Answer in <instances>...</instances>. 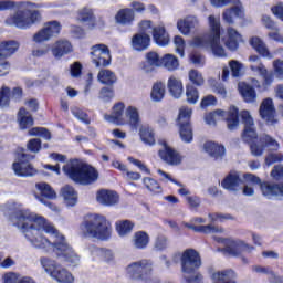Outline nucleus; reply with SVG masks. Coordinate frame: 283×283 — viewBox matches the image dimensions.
<instances>
[{"label": "nucleus", "instance_id": "2f4dec72", "mask_svg": "<svg viewBox=\"0 0 283 283\" xmlns=\"http://www.w3.org/2000/svg\"><path fill=\"white\" fill-rule=\"evenodd\" d=\"M153 39L155 43L161 48L169 45V33H167L164 25H158L153 29Z\"/></svg>", "mask_w": 283, "mask_h": 283}, {"label": "nucleus", "instance_id": "0e129e2a", "mask_svg": "<svg viewBox=\"0 0 283 283\" xmlns=\"http://www.w3.org/2000/svg\"><path fill=\"white\" fill-rule=\"evenodd\" d=\"M190 61L193 65H197V67H202L205 65V56L198 52L191 53Z\"/></svg>", "mask_w": 283, "mask_h": 283}, {"label": "nucleus", "instance_id": "4be33fe9", "mask_svg": "<svg viewBox=\"0 0 283 283\" xmlns=\"http://www.w3.org/2000/svg\"><path fill=\"white\" fill-rule=\"evenodd\" d=\"M51 52L54 59H63L66 54L74 52V46L67 40H57L52 44Z\"/></svg>", "mask_w": 283, "mask_h": 283}, {"label": "nucleus", "instance_id": "49530a36", "mask_svg": "<svg viewBox=\"0 0 283 283\" xmlns=\"http://www.w3.org/2000/svg\"><path fill=\"white\" fill-rule=\"evenodd\" d=\"M43 29L51 39H54V36H59V34H61V22L56 20L49 21L44 23Z\"/></svg>", "mask_w": 283, "mask_h": 283}, {"label": "nucleus", "instance_id": "a18cd8bd", "mask_svg": "<svg viewBox=\"0 0 283 283\" xmlns=\"http://www.w3.org/2000/svg\"><path fill=\"white\" fill-rule=\"evenodd\" d=\"M165 83L163 82H157L153 85V90L150 93L151 101L155 103H160L163 98H165Z\"/></svg>", "mask_w": 283, "mask_h": 283}, {"label": "nucleus", "instance_id": "37998d69", "mask_svg": "<svg viewBox=\"0 0 283 283\" xmlns=\"http://www.w3.org/2000/svg\"><path fill=\"white\" fill-rule=\"evenodd\" d=\"M88 249L92 255H97L101 260H104V262H112L114 260V252H112V250L96 248L94 245H91Z\"/></svg>", "mask_w": 283, "mask_h": 283}, {"label": "nucleus", "instance_id": "7c9ffc66", "mask_svg": "<svg viewBox=\"0 0 283 283\" xmlns=\"http://www.w3.org/2000/svg\"><path fill=\"white\" fill-rule=\"evenodd\" d=\"M250 45L253 50L262 57L272 60L273 54L269 51L265 43L258 36H253L250 39Z\"/></svg>", "mask_w": 283, "mask_h": 283}, {"label": "nucleus", "instance_id": "393cba45", "mask_svg": "<svg viewBox=\"0 0 283 283\" xmlns=\"http://www.w3.org/2000/svg\"><path fill=\"white\" fill-rule=\"evenodd\" d=\"M241 39L242 36L240 33H238V31L232 27H229L227 29V35L222 38V41L228 50L235 52V50H238V43H240Z\"/></svg>", "mask_w": 283, "mask_h": 283}, {"label": "nucleus", "instance_id": "bb28decb", "mask_svg": "<svg viewBox=\"0 0 283 283\" xmlns=\"http://www.w3.org/2000/svg\"><path fill=\"white\" fill-rule=\"evenodd\" d=\"M19 48H21V44L17 40L0 42V57L10 59V56L19 52Z\"/></svg>", "mask_w": 283, "mask_h": 283}, {"label": "nucleus", "instance_id": "bf43d9fd", "mask_svg": "<svg viewBox=\"0 0 283 283\" xmlns=\"http://www.w3.org/2000/svg\"><path fill=\"white\" fill-rule=\"evenodd\" d=\"M27 149L32 154H39L41 151V139H31L27 144Z\"/></svg>", "mask_w": 283, "mask_h": 283}, {"label": "nucleus", "instance_id": "6e6552de", "mask_svg": "<svg viewBox=\"0 0 283 283\" xmlns=\"http://www.w3.org/2000/svg\"><path fill=\"white\" fill-rule=\"evenodd\" d=\"M154 273V263L147 259L127 265L126 274L134 282H149Z\"/></svg>", "mask_w": 283, "mask_h": 283}, {"label": "nucleus", "instance_id": "c85d7f7f", "mask_svg": "<svg viewBox=\"0 0 283 283\" xmlns=\"http://www.w3.org/2000/svg\"><path fill=\"white\" fill-rule=\"evenodd\" d=\"M154 67H163V59L155 51H150L146 53V64L142 70L149 74V72H154Z\"/></svg>", "mask_w": 283, "mask_h": 283}, {"label": "nucleus", "instance_id": "c9c22d12", "mask_svg": "<svg viewBox=\"0 0 283 283\" xmlns=\"http://www.w3.org/2000/svg\"><path fill=\"white\" fill-rule=\"evenodd\" d=\"M125 114L130 129H138V125H140V114L138 113V108L128 106Z\"/></svg>", "mask_w": 283, "mask_h": 283}, {"label": "nucleus", "instance_id": "aec40b11", "mask_svg": "<svg viewBox=\"0 0 283 283\" xmlns=\"http://www.w3.org/2000/svg\"><path fill=\"white\" fill-rule=\"evenodd\" d=\"M232 8L226 9L222 12V19L229 25H233V17H238L239 19H244V7L240 0H234L232 2Z\"/></svg>", "mask_w": 283, "mask_h": 283}, {"label": "nucleus", "instance_id": "5701e85b", "mask_svg": "<svg viewBox=\"0 0 283 283\" xmlns=\"http://www.w3.org/2000/svg\"><path fill=\"white\" fill-rule=\"evenodd\" d=\"M199 23L200 22L198 21V18H196V15H188L177 21V29L185 36H189V34H191V31L198 28Z\"/></svg>", "mask_w": 283, "mask_h": 283}, {"label": "nucleus", "instance_id": "b1692460", "mask_svg": "<svg viewBox=\"0 0 283 283\" xmlns=\"http://www.w3.org/2000/svg\"><path fill=\"white\" fill-rule=\"evenodd\" d=\"M151 44V38L148 33H136L133 35L130 45L135 52H145V50L149 49Z\"/></svg>", "mask_w": 283, "mask_h": 283}, {"label": "nucleus", "instance_id": "412c9836", "mask_svg": "<svg viewBox=\"0 0 283 283\" xmlns=\"http://www.w3.org/2000/svg\"><path fill=\"white\" fill-rule=\"evenodd\" d=\"M118 193L113 190H98L96 193V201L98 205H102V207H115V205H118Z\"/></svg>", "mask_w": 283, "mask_h": 283}, {"label": "nucleus", "instance_id": "6ab92c4d", "mask_svg": "<svg viewBox=\"0 0 283 283\" xmlns=\"http://www.w3.org/2000/svg\"><path fill=\"white\" fill-rule=\"evenodd\" d=\"M159 145H161V149H159V158L166 163V165H180L182 163V157L176 149L171 148L169 145H167V142L159 140Z\"/></svg>", "mask_w": 283, "mask_h": 283}, {"label": "nucleus", "instance_id": "0eeeda50", "mask_svg": "<svg viewBox=\"0 0 283 283\" xmlns=\"http://www.w3.org/2000/svg\"><path fill=\"white\" fill-rule=\"evenodd\" d=\"M40 264L43 271H45L48 275L52 277V280H55V282L74 283V275H72L67 269L63 268L61 264H57L56 261L48 256H41Z\"/></svg>", "mask_w": 283, "mask_h": 283}, {"label": "nucleus", "instance_id": "58836bf2", "mask_svg": "<svg viewBox=\"0 0 283 283\" xmlns=\"http://www.w3.org/2000/svg\"><path fill=\"white\" fill-rule=\"evenodd\" d=\"M149 234L145 231H137L133 237V244L135 249H147L149 245Z\"/></svg>", "mask_w": 283, "mask_h": 283}, {"label": "nucleus", "instance_id": "774afa93", "mask_svg": "<svg viewBox=\"0 0 283 283\" xmlns=\"http://www.w3.org/2000/svg\"><path fill=\"white\" fill-rule=\"evenodd\" d=\"M273 67H274V72H275L276 76L283 78V61L280 59H276L273 62Z\"/></svg>", "mask_w": 283, "mask_h": 283}, {"label": "nucleus", "instance_id": "f03ea898", "mask_svg": "<svg viewBox=\"0 0 283 283\" xmlns=\"http://www.w3.org/2000/svg\"><path fill=\"white\" fill-rule=\"evenodd\" d=\"M14 8H18V10L4 20L6 25H11L19 30H30L42 19L41 11L39 10V8H42L41 4L30 1L0 0V12L14 10Z\"/></svg>", "mask_w": 283, "mask_h": 283}, {"label": "nucleus", "instance_id": "9b49d317", "mask_svg": "<svg viewBox=\"0 0 283 283\" xmlns=\"http://www.w3.org/2000/svg\"><path fill=\"white\" fill-rule=\"evenodd\" d=\"M34 156L20 153L18 155L17 161L13 163L12 169L19 178H32L39 174V170L34 168L32 164L28 160H33Z\"/></svg>", "mask_w": 283, "mask_h": 283}, {"label": "nucleus", "instance_id": "f704fd0d", "mask_svg": "<svg viewBox=\"0 0 283 283\" xmlns=\"http://www.w3.org/2000/svg\"><path fill=\"white\" fill-rule=\"evenodd\" d=\"M136 14L135 12L129 9H120L117 14L115 15L116 23H120V25H132L134 23Z\"/></svg>", "mask_w": 283, "mask_h": 283}, {"label": "nucleus", "instance_id": "e2e57ef3", "mask_svg": "<svg viewBox=\"0 0 283 283\" xmlns=\"http://www.w3.org/2000/svg\"><path fill=\"white\" fill-rule=\"evenodd\" d=\"M99 98L105 103L112 101L114 98V88L103 87L99 92Z\"/></svg>", "mask_w": 283, "mask_h": 283}, {"label": "nucleus", "instance_id": "8fccbe9b", "mask_svg": "<svg viewBox=\"0 0 283 283\" xmlns=\"http://www.w3.org/2000/svg\"><path fill=\"white\" fill-rule=\"evenodd\" d=\"M188 78L192 85H197L198 87L205 85V77L202 76V73H200L198 70H190L188 72Z\"/></svg>", "mask_w": 283, "mask_h": 283}, {"label": "nucleus", "instance_id": "423d86ee", "mask_svg": "<svg viewBox=\"0 0 283 283\" xmlns=\"http://www.w3.org/2000/svg\"><path fill=\"white\" fill-rule=\"evenodd\" d=\"M63 171L77 185H93L98 180V170L92 166L83 165L78 160H71L64 165Z\"/></svg>", "mask_w": 283, "mask_h": 283}, {"label": "nucleus", "instance_id": "6e6d98bb", "mask_svg": "<svg viewBox=\"0 0 283 283\" xmlns=\"http://www.w3.org/2000/svg\"><path fill=\"white\" fill-rule=\"evenodd\" d=\"M10 105V87L2 86L0 91V107Z\"/></svg>", "mask_w": 283, "mask_h": 283}, {"label": "nucleus", "instance_id": "13d9d810", "mask_svg": "<svg viewBox=\"0 0 283 283\" xmlns=\"http://www.w3.org/2000/svg\"><path fill=\"white\" fill-rule=\"evenodd\" d=\"M72 114L77 118V120H81L85 125H90V117L87 116V113L83 112L81 108H73Z\"/></svg>", "mask_w": 283, "mask_h": 283}, {"label": "nucleus", "instance_id": "052dcab7", "mask_svg": "<svg viewBox=\"0 0 283 283\" xmlns=\"http://www.w3.org/2000/svg\"><path fill=\"white\" fill-rule=\"evenodd\" d=\"M184 280H186L187 283H202V280H205V277L202 276V274L200 272L193 273L192 274H182Z\"/></svg>", "mask_w": 283, "mask_h": 283}, {"label": "nucleus", "instance_id": "72a5a7b5", "mask_svg": "<svg viewBox=\"0 0 283 283\" xmlns=\"http://www.w3.org/2000/svg\"><path fill=\"white\" fill-rule=\"evenodd\" d=\"M167 87H168L169 94L174 98H180V96H182L184 87H182V81H180V78L171 75L168 78Z\"/></svg>", "mask_w": 283, "mask_h": 283}, {"label": "nucleus", "instance_id": "603ef678", "mask_svg": "<svg viewBox=\"0 0 283 283\" xmlns=\"http://www.w3.org/2000/svg\"><path fill=\"white\" fill-rule=\"evenodd\" d=\"M253 270L256 273H263L271 275L270 281L273 283H283V279L281 276H276L275 273L270 268L255 266Z\"/></svg>", "mask_w": 283, "mask_h": 283}, {"label": "nucleus", "instance_id": "ea45409f", "mask_svg": "<svg viewBox=\"0 0 283 283\" xmlns=\"http://www.w3.org/2000/svg\"><path fill=\"white\" fill-rule=\"evenodd\" d=\"M116 231L120 238L129 235L134 231L135 223L129 220H119L115 223Z\"/></svg>", "mask_w": 283, "mask_h": 283}, {"label": "nucleus", "instance_id": "de8ad7c7", "mask_svg": "<svg viewBox=\"0 0 283 283\" xmlns=\"http://www.w3.org/2000/svg\"><path fill=\"white\" fill-rule=\"evenodd\" d=\"M229 67L233 78H240L241 76H244V65L238 60H231L229 62Z\"/></svg>", "mask_w": 283, "mask_h": 283}, {"label": "nucleus", "instance_id": "dca6fc26", "mask_svg": "<svg viewBox=\"0 0 283 283\" xmlns=\"http://www.w3.org/2000/svg\"><path fill=\"white\" fill-rule=\"evenodd\" d=\"M91 59L96 67H107L112 65V54L105 44H95L91 48Z\"/></svg>", "mask_w": 283, "mask_h": 283}, {"label": "nucleus", "instance_id": "c03bdc74", "mask_svg": "<svg viewBox=\"0 0 283 283\" xmlns=\"http://www.w3.org/2000/svg\"><path fill=\"white\" fill-rule=\"evenodd\" d=\"M35 188L38 189V191H40L43 198H46L48 200H55L56 192L54 191V189H52V186L50 184L38 182L35 184Z\"/></svg>", "mask_w": 283, "mask_h": 283}, {"label": "nucleus", "instance_id": "5fc2aeb1", "mask_svg": "<svg viewBox=\"0 0 283 283\" xmlns=\"http://www.w3.org/2000/svg\"><path fill=\"white\" fill-rule=\"evenodd\" d=\"M144 185L146 189H148V191H153L154 193H160V185L154 178H144Z\"/></svg>", "mask_w": 283, "mask_h": 283}, {"label": "nucleus", "instance_id": "a878e982", "mask_svg": "<svg viewBox=\"0 0 283 283\" xmlns=\"http://www.w3.org/2000/svg\"><path fill=\"white\" fill-rule=\"evenodd\" d=\"M76 19L81 23H87L88 30H94V28H96V15H94V10L87 7L77 11Z\"/></svg>", "mask_w": 283, "mask_h": 283}, {"label": "nucleus", "instance_id": "09e8293b", "mask_svg": "<svg viewBox=\"0 0 283 283\" xmlns=\"http://www.w3.org/2000/svg\"><path fill=\"white\" fill-rule=\"evenodd\" d=\"M169 248V238L165 234H159L155 238L154 250L155 251H165Z\"/></svg>", "mask_w": 283, "mask_h": 283}, {"label": "nucleus", "instance_id": "338daca9", "mask_svg": "<svg viewBox=\"0 0 283 283\" xmlns=\"http://www.w3.org/2000/svg\"><path fill=\"white\" fill-rule=\"evenodd\" d=\"M271 11L276 17V19L283 22V2H279L274 7H271Z\"/></svg>", "mask_w": 283, "mask_h": 283}, {"label": "nucleus", "instance_id": "39448f33", "mask_svg": "<svg viewBox=\"0 0 283 283\" xmlns=\"http://www.w3.org/2000/svg\"><path fill=\"white\" fill-rule=\"evenodd\" d=\"M80 233L84 238H95V240H109L112 238V223L107 217L98 213L85 214L81 224Z\"/></svg>", "mask_w": 283, "mask_h": 283}, {"label": "nucleus", "instance_id": "473e14b6", "mask_svg": "<svg viewBox=\"0 0 283 283\" xmlns=\"http://www.w3.org/2000/svg\"><path fill=\"white\" fill-rule=\"evenodd\" d=\"M203 149L206 154H209L211 158H214V160H218L222 158L226 154L224 146L216 144L213 142H207L203 144Z\"/></svg>", "mask_w": 283, "mask_h": 283}, {"label": "nucleus", "instance_id": "e433bc0d", "mask_svg": "<svg viewBox=\"0 0 283 283\" xmlns=\"http://www.w3.org/2000/svg\"><path fill=\"white\" fill-rule=\"evenodd\" d=\"M18 123L20 129H28V127L34 125V118H32V115L25 108H20L18 113Z\"/></svg>", "mask_w": 283, "mask_h": 283}, {"label": "nucleus", "instance_id": "cd10ccee", "mask_svg": "<svg viewBox=\"0 0 283 283\" xmlns=\"http://www.w3.org/2000/svg\"><path fill=\"white\" fill-rule=\"evenodd\" d=\"M123 114H125V104L123 102H118L113 106L111 115H104V119L107 120V123L123 125Z\"/></svg>", "mask_w": 283, "mask_h": 283}, {"label": "nucleus", "instance_id": "2eb2a0df", "mask_svg": "<svg viewBox=\"0 0 283 283\" xmlns=\"http://www.w3.org/2000/svg\"><path fill=\"white\" fill-rule=\"evenodd\" d=\"M226 253L232 258H239L247 264V255H249V243L240 239L226 240Z\"/></svg>", "mask_w": 283, "mask_h": 283}, {"label": "nucleus", "instance_id": "c756f323", "mask_svg": "<svg viewBox=\"0 0 283 283\" xmlns=\"http://www.w3.org/2000/svg\"><path fill=\"white\" fill-rule=\"evenodd\" d=\"M60 193L66 207H75L76 202H78V193L70 185L62 187Z\"/></svg>", "mask_w": 283, "mask_h": 283}, {"label": "nucleus", "instance_id": "4468645a", "mask_svg": "<svg viewBox=\"0 0 283 283\" xmlns=\"http://www.w3.org/2000/svg\"><path fill=\"white\" fill-rule=\"evenodd\" d=\"M249 182L258 186L264 197L273 198L283 196V182L273 184L270 181H261V179L253 174H249Z\"/></svg>", "mask_w": 283, "mask_h": 283}, {"label": "nucleus", "instance_id": "f257e3e1", "mask_svg": "<svg viewBox=\"0 0 283 283\" xmlns=\"http://www.w3.org/2000/svg\"><path fill=\"white\" fill-rule=\"evenodd\" d=\"M0 209L9 217L13 227L22 230L24 238L34 249H42L46 253L53 251L57 258L73 266L81 262V256L67 244L65 235L59 233L56 227L44 217L30 210L17 209L14 203H7Z\"/></svg>", "mask_w": 283, "mask_h": 283}, {"label": "nucleus", "instance_id": "f3484780", "mask_svg": "<svg viewBox=\"0 0 283 283\" xmlns=\"http://www.w3.org/2000/svg\"><path fill=\"white\" fill-rule=\"evenodd\" d=\"M259 115L268 126H275L279 123L273 99L270 97L262 101L259 108Z\"/></svg>", "mask_w": 283, "mask_h": 283}, {"label": "nucleus", "instance_id": "864d4df0", "mask_svg": "<svg viewBox=\"0 0 283 283\" xmlns=\"http://www.w3.org/2000/svg\"><path fill=\"white\" fill-rule=\"evenodd\" d=\"M29 136H40L41 138H44V140H51L52 134H50V130L43 127H33L29 130Z\"/></svg>", "mask_w": 283, "mask_h": 283}, {"label": "nucleus", "instance_id": "69168bd1", "mask_svg": "<svg viewBox=\"0 0 283 283\" xmlns=\"http://www.w3.org/2000/svg\"><path fill=\"white\" fill-rule=\"evenodd\" d=\"M3 283H19L21 276L14 272H9L2 276Z\"/></svg>", "mask_w": 283, "mask_h": 283}, {"label": "nucleus", "instance_id": "1a4fd4ad", "mask_svg": "<svg viewBox=\"0 0 283 283\" xmlns=\"http://www.w3.org/2000/svg\"><path fill=\"white\" fill-rule=\"evenodd\" d=\"M249 174H242L240 171L232 170L228 176L221 181V187L227 189V191H242L244 196H249Z\"/></svg>", "mask_w": 283, "mask_h": 283}, {"label": "nucleus", "instance_id": "680f3d73", "mask_svg": "<svg viewBox=\"0 0 283 283\" xmlns=\"http://www.w3.org/2000/svg\"><path fill=\"white\" fill-rule=\"evenodd\" d=\"M174 43L176 46V52L179 54V56H185V40L182 39V36H175Z\"/></svg>", "mask_w": 283, "mask_h": 283}, {"label": "nucleus", "instance_id": "ddd939ff", "mask_svg": "<svg viewBox=\"0 0 283 283\" xmlns=\"http://www.w3.org/2000/svg\"><path fill=\"white\" fill-rule=\"evenodd\" d=\"M191 114H193V111L187 106L179 108L177 123L179 125L180 138L184 143H191L193 140V129H191V124H189Z\"/></svg>", "mask_w": 283, "mask_h": 283}, {"label": "nucleus", "instance_id": "f8f14e48", "mask_svg": "<svg viewBox=\"0 0 283 283\" xmlns=\"http://www.w3.org/2000/svg\"><path fill=\"white\" fill-rule=\"evenodd\" d=\"M180 263L181 273L187 276L196 273V270L202 266V259L195 249H187L181 253Z\"/></svg>", "mask_w": 283, "mask_h": 283}, {"label": "nucleus", "instance_id": "4c0bfd02", "mask_svg": "<svg viewBox=\"0 0 283 283\" xmlns=\"http://www.w3.org/2000/svg\"><path fill=\"white\" fill-rule=\"evenodd\" d=\"M140 140L145 143V145H156V135L154 134V128L147 125H143L139 128Z\"/></svg>", "mask_w": 283, "mask_h": 283}, {"label": "nucleus", "instance_id": "a211bd4d", "mask_svg": "<svg viewBox=\"0 0 283 283\" xmlns=\"http://www.w3.org/2000/svg\"><path fill=\"white\" fill-rule=\"evenodd\" d=\"M207 220L202 217H195L190 220V223L184 222V227L187 229H191V231H195L196 233H224V229L218 228L213 224H207V226H198V224H205Z\"/></svg>", "mask_w": 283, "mask_h": 283}, {"label": "nucleus", "instance_id": "a19ab883", "mask_svg": "<svg viewBox=\"0 0 283 283\" xmlns=\"http://www.w3.org/2000/svg\"><path fill=\"white\" fill-rule=\"evenodd\" d=\"M161 67H166L168 72H174L180 67V62L176 55L168 53L161 57Z\"/></svg>", "mask_w": 283, "mask_h": 283}, {"label": "nucleus", "instance_id": "20e7f679", "mask_svg": "<svg viewBox=\"0 0 283 283\" xmlns=\"http://www.w3.org/2000/svg\"><path fill=\"white\" fill-rule=\"evenodd\" d=\"M209 32L195 36L191 40L193 48H202L203 50H211L214 56L220 59L227 56L224 48L220 45V17L209 15L208 18Z\"/></svg>", "mask_w": 283, "mask_h": 283}, {"label": "nucleus", "instance_id": "79ce46f5", "mask_svg": "<svg viewBox=\"0 0 283 283\" xmlns=\"http://www.w3.org/2000/svg\"><path fill=\"white\" fill-rule=\"evenodd\" d=\"M97 81L103 85H114L116 83V74L107 69H102L97 74Z\"/></svg>", "mask_w": 283, "mask_h": 283}, {"label": "nucleus", "instance_id": "3c124183", "mask_svg": "<svg viewBox=\"0 0 283 283\" xmlns=\"http://www.w3.org/2000/svg\"><path fill=\"white\" fill-rule=\"evenodd\" d=\"M186 96L188 103L196 105L198 103V98H200V93L193 85H188L186 87Z\"/></svg>", "mask_w": 283, "mask_h": 283}, {"label": "nucleus", "instance_id": "7ed1b4c3", "mask_svg": "<svg viewBox=\"0 0 283 283\" xmlns=\"http://www.w3.org/2000/svg\"><path fill=\"white\" fill-rule=\"evenodd\" d=\"M249 140L250 150L254 156H261L265 148H271V151L264 159L266 167H271V165L283 161V154L276 153L280 149V144L271 137V135H262V137L259 138L256 129L254 128V120L251 115H249Z\"/></svg>", "mask_w": 283, "mask_h": 283}, {"label": "nucleus", "instance_id": "9d476101", "mask_svg": "<svg viewBox=\"0 0 283 283\" xmlns=\"http://www.w3.org/2000/svg\"><path fill=\"white\" fill-rule=\"evenodd\" d=\"M226 118L227 127L230 132L238 128L240 125V120L238 119V108L235 106H231L228 112L222 109H217L213 113H209L206 115L205 120L207 125L216 126L217 120Z\"/></svg>", "mask_w": 283, "mask_h": 283}, {"label": "nucleus", "instance_id": "4d7b16f0", "mask_svg": "<svg viewBox=\"0 0 283 283\" xmlns=\"http://www.w3.org/2000/svg\"><path fill=\"white\" fill-rule=\"evenodd\" d=\"M52 38L45 31L44 28L40 29L35 34H33V42L34 43H45L50 41Z\"/></svg>", "mask_w": 283, "mask_h": 283}]
</instances>
